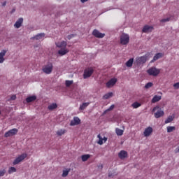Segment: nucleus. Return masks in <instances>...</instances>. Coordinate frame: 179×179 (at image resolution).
Wrapping results in <instances>:
<instances>
[{
  "instance_id": "42",
  "label": "nucleus",
  "mask_w": 179,
  "mask_h": 179,
  "mask_svg": "<svg viewBox=\"0 0 179 179\" xmlns=\"http://www.w3.org/2000/svg\"><path fill=\"white\" fill-rule=\"evenodd\" d=\"M175 153H179V146L174 150Z\"/></svg>"
},
{
  "instance_id": "35",
  "label": "nucleus",
  "mask_w": 179,
  "mask_h": 179,
  "mask_svg": "<svg viewBox=\"0 0 179 179\" xmlns=\"http://www.w3.org/2000/svg\"><path fill=\"white\" fill-rule=\"evenodd\" d=\"M65 83H66V87H69V86H71V85L73 83V80H66Z\"/></svg>"
},
{
  "instance_id": "14",
  "label": "nucleus",
  "mask_w": 179,
  "mask_h": 179,
  "mask_svg": "<svg viewBox=\"0 0 179 179\" xmlns=\"http://www.w3.org/2000/svg\"><path fill=\"white\" fill-rule=\"evenodd\" d=\"M117 83V78H112L106 83L107 87H113Z\"/></svg>"
},
{
  "instance_id": "27",
  "label": "nucleus",
  "mask_w": 179,
  "mask_h": 179,
  "mask_svg": "<svg viewBox=\"0 0 179 179\" xmlns=\"http://www.w3.org/2000/svg\"><path fill=\"white\" fill-rule=\"evenodd\" d=\"M89 104H90V102L83 103L80 106L79 110H85V109L89 106Z\"/></svg>"
},
{
  "instance_id": "30",
  "label": "nucleus",
  "mask_w": 179,
  "mask_h": 179,
  "mask_svg": "<svg viewBox=\"0 0 179 179\" xmlns=\"http://www.w3.org/2000/svg\"><path fill=\"white\" fill-rule=\"evenodd\" d=\"M81 159L83 162H87L89 159H90V155H84L81 156Z\"/></svg>"
},
{
  "instance_id": "36",
  "label": "nucleus",
  "mask_w": 179,
  "mask_h": 179,
  "mask_svg": "<svg viewBox=\"0 0 179 179\" xmlns=\"http://www.w3.org/2000/svg\"><path fill=\"white\" fill-rule=\"evenodd\" d=\"M152 86H153V83H148L145 85V89H150V87H152Z\"/></svg>"
},
{
  "instance_id": "41",
  "label": "nucleus",
  "mask_w": 179,
  "mask_h": 179,
  "mask_svg": "<svg viewBox=\"0 0 179 179\" xmlns=\"http://www.w3.org/2000/svg\"><path fill=\"white\" fill-rule=\"evenodd\" d=\"M10 100H16V95H13V96L10 97Z\"/></svg>"
},
{
  "instance_id": "15",
  "label": "nucleus",
  "mask_w": 179,
  "mask_h": 179,
  "mask_svg": "<svg viewBox=\"0 0 179 179\" xmlns=\"http://www.w3.org/2000/svg\"><path fill=\"white\" fill-rule=\"evenodd\" d=\"M6 50H3L1 51L0 52V64H3V62H5V58L3 57H5V55H6Z\"/></svg>"
},
{
  "instance_id": "18",
  "label": "nucleus",
  "mask_w": 179,
  "mask_h": 179,
  "mask_svg": "<svg viewBox=\"0 0 179 179\" xmlns=\"http://www.w3.org/2000/svg\"><path fill=\"white\" fill-rule=\"evenodd\" d=\"M97 138H99V140L97 142L98 145H103V141H104V142H107V138L104 137L103 138L101 137V135L98 134Z\"/></svg>"
},
{
  "instance_id": "19",
  "label": "nucleus",
  "mask_w": 179,
  "mask_h": 179,
  "mask_svg": "<svg viewBox=\"0 0 179 179\" xmlns=\"http://www.w3.org/2000/svg\"><path fill=\"white\" fill-rule=\"evenodd\" d=\"M45 36V34L44 33H41V34H38L37 35H36L35 36H34L33 38H31V39H35V40H41L43 37Z\"/></svg>"
},
{
  "instance_id": "38",
  "label": "nucleus",
  "mask_w": 179,
  "mask_h": 179,
  "mask_svg": "<svg viewBox=\"0 0 179 179\" xmlns=\"http://www.w3.org/2000/svg\"><path fill=\"white\" fill-rule=\"evenodd\" d=\"M6 171L5 169L0 171V177H3L5 176Z\"/></svg>"
},
{
  "instance_id": "43",
  "label": "nucleus",
  "mask_w": 179,
  "mask_h": 179,
  "mask_svg": "<svg viewBox=\"0 0 179 179\" xmlns=\"http://www.w3.org/2000/svg\"><path fill=\"white\" fill-rule=\"evenodd\" d=\"M87 1L89 0H80V2H82V3H85V2H87Z\"/></svg>"
},
{
  "instance_id": "23",
  "label": "nucleus",
  "mask_w": 179,
  "mask_h": 179,
  "mask_svg": "<svg viewBox=\"0 0 179 179\" xmlns=\"http://www.w3.org/2000/svg\"><path fill=\"white\" fill-rule=\"evenodd\" d=\"M37 99V96H31L26 99L27 103H31V101H34Z\"/></svg>"
},
{
  "instance_id": "40",
  "label": "nucleus",
  "mask_w": 179,
  "mask_h": 179,
  "mask_svg": "<svg viewBox=\"0 0 179 179\" xmlns=\"http://www.w3.org/2000/svg\"><path fill=\"white\" fill-rule=\"evenodd\" d=\"M173 87H175V89H179V83H175Z\"/></svg>"
},
{
  "instance_id": "2",
  "label": "nucleus",
  "mask_w": 179,
  "mask_h": 179,
  "mask_svg": "<svg viewBox=\"0 0 179 179\" xmlns=\"http://www.w3.org/2000/svg\"><path fill=\"white\" fill-rule=\"evenodd\" d=\"M152 113H154V117L155 118H160V117H163L164 115V111L162 110V108L159 106H155L152 109Z\"/></svg>"
},
{
  "instance_id": "10",
  "label": "nucleus",
  "mask_w": 179,
  "mask_h": 179,
  "mask_svg": "<svg viewBox=\"0 0 179 179\" xmlns=\"http://www.w3.org/2000/svg\"><path fill=\"white\" fill-rule=\"evenodd\" d=\"M79 124H80V119L78 117H74L70 122V126L75 127V125H79Z\"/></svg>"
},
{
  "instance_id": "22",
  "label": "nucleus",
  "mask_w": 179,
  "mask_h": 179,
  "mask_svg": "<svg viewBox=\"0 0 179 179\" xmlns=\"http://www.w3.org/2000/svg\"><path fill=\"white\" fill-rule=\"evenodd\" d=\"M132 65H134V58L129 59L127 62H126V66L127 68H131Z\"/></svg>"
},
{
  "instance_id": "7",
  "label": "nucleus",
  "mask_w": 179,
  "mask_h": 179,
  "mask_svg": "<svg viewBox=\"0 0 179 179\" xmlns=\"http://www.w3.org/2000/svg\"><path fill=\"white\" fill-rule=\"evenodd\" d=\"M94 72V70L92 68H89L86 69L84 71V74H83L84 79H87V78H90L92 75H93Z\"/></svg>"
},
{
  "instance_id": "12",
  "label": "nucleus",
  "mask_w": 179,
  "mask_h": 179,
  "mask_svg": "<svg viewBox=\"0 0 179 179\" xmlns=\"http://www.w3.org/2000/svg\"><path fill=\"white\" fill-rule=\"evenodd\" d=\"M152 132H153V129L149 127L144 130V132H143L144 136H146V137L150 136Z\"/></svg>"
},
{
  "instance_id": "20",
  "label": "nucleus",
  "mask_w": 179,
  "mask_h": 179,
  "mask_svg": "<svg viewBox=\"0 0 179 179\" xmlns=\"http://www.w3.org/2000/svg\"><path fill=\"white\" fill-rule=\"evenodd\" d=\"M56 134H57V136H62V135H65V134H66V129H61L58 130L56 132Z\"/></svg>"
},
{
  "instance_id": "29",
  "label": "nucleus",
  "mask_w": 179,
  "mask_h": 179,
  "mask_svg": "<svg viewBox=\"0 0 179 179\" xmlns=\"http://www.w3.org/2000/svg\"><path fill=\"white\" fill-rule=\"evenodd\" d=\"M110 97H113V92H108L103 96V100H107L110 99Z\"/></svg>"
},
{
  "instance_id": "37",
  "label": "nucleus",
  "mask_w": 179,
  "mask_h": 179,
  "mask_svg": "<svg viewBox=\"0 0 179 179\" xmlns=\"http://www.w3.org/2000/svg\"><path fill=\"white\" fill-rule=\"evenodd\" d=\"M170 17H168V18H164L162 20H161V22L162 23H166V22H170Z\"/></svg>"
},
{
  "instance_id": "24",
  "label": "nucleus",
  "mask_w": 179,
  "mask_h": 179,
  "mask_svg": "<svg viewBox=\"0 0 179 179\" xmlns=\"http://www.w3.org/2000/svg\"><path fill=\"white\" fill-rule=\"evenodd\" d=\"M146 61H147L146 56H141V57H139L138 59V62L139 64H145V62H146Z\"/></svg>"
},
{
  "instance_id": "13",
  "label": "nucleus",
  "mask_w": 179,
  "mask_h": 179,
  "mask_svg": "<svg viewBox=\"0 0 179 179\" xmlns=\"http://www.w3.org/2000/svg\"><path fill=\"white\" fill-rule=\"evenodd\" d=\"M118 157H120V159L123 160V159H126V157H128V152L125 150H121L118 153Z\"/></svg>"
},
{
  "instance_id": "5",
  "label": "nucleus",
  "mask_w": 179,
  "mask_h": 179,
  "mask_svg": "<svg viewBox=\"0 0 179 179\" xmlns=\"http://www.w3.org/2000/svg\"><path fill=\"white\" fill-rule=\"evenodd\" d=\"M147 72L150 76H157V75L160 73V69H157L156 67H151Z\"/></svg>"
},
{
  "instance_id": "21",
  "label": "nucleus",
  "mask_w": 179,
  "mask_h": 179,
  "mask_svg": "<svg viewBox=\"0 0 179 179\" xmlns=\"http://www.w3.org/2000/svg\"><path fill=\"white\" fill-rule=\"evenodd\" d=\"M162 100V96L155 95L152 98L151 103H157V101H160Z\"/></svg>"
},
{
  "instance_id": "9",
  "label": "nucleus",
  "mask_w": 179,
  "mask_h": 179,
  "mask_svg": "<svg viewBox=\"0 0 179 179\" xmlns=\"http://www.w3.org/2000/svg\"><path fill=\"white\" fill-rule=\"evenodd\" d=\"M17 134V129H13L6 132L4 134L5 138H9V136H13Z\"/></svg>"
},
{
  "instance_id": "4",
  "label": "nucleus",
  "mask_w": 179,
  "mask_h": 179,
  "mask_svg": "<svg viewBox=\"0 0 179 179\" xmlns=\"http://www.w3.org/2000/svg\"><path fill=\"white\" fill-rule=\"evenodd\" d=\"M129 43V35L127 34H122L120 36V44L122 45H127Z\"/></svg>"
},
{
  "instance_id": "31",
  "label": "nucleus",
  "mask_w": 179,
  "mask_h": 179,
  "mask_svg": "<svg viewBox=\"0 0 179 179\" xmlns=\"http://www.w3.org/2000/svg\"><path fill=\"white\" fill-rule=\"evenodd\" d=\"M69 171H71V169H67L66 170H64L62 176V177H67L68 174H69Z\"/></svg>"
},
{
  "instance_id": "16",
  "label": "nucleus",
  "mask_w": 179,
  "mask_h": 179,
  "mask_svg": "<svg viewBox=\"0 0 179 179\" xmlns=\"http://www.w3.org/2000/svg\"><path fill=\"white\" fill-rule=\"evenodd\" d=\"M163 57H164V53H162V52H159V53H157L152 60V62H155V61H157V59H160V58H163Z\"/></svg>"
},
{
  "instance_id": "1",
  "label": "nucleus",
  "mask_w": 179,
  "mask_h": 179,
  "mask_svg": "<svg viewBox=\"0 0 179 179\" xmlns=\"http://www.w3.org/2000/svg\"><path fill=\"white\" fill-rule=\"evenodd\" d=\"M66 45H68V43L65 41L56 43V46L57 48H60V50L58 51L59 55L62 57L64 55H66V54L69 52V49L66 48Z\"/></svg>"
},
{
  "instance_id": "28",
  "label": "nucleus",
  "mask_w": 179,
  "mask_h": 179,
  "mask_svg": "<svg viewBox=\"0 0 179 179\" xmlns=\"http://www.w3.org/2000/svg\"><path fill=\"white\" fill-rule=\"evenodd\" d=\"M175 116L174 115L171 116H169L168 118L165 120V124H169L174 120Z\"/></svg>"
},
{
  "instance_id": "17",
  "label": "nucleus",
  "mask_w": 179,
  "mask_h": 179,
  "mask_svg": "<svg viewBox=\"0 0 179 179\" xmlns=\"http://www.w3.org/2000/svg\"><path fill=\"white\" fill-rule=\"evenodd\" d=\"M22 23H23V18H20L16 21V22L14 24V27H15V29H19L20 27H21Z\"/></svg>"
},
{
  "instance_id": "48",
  "label": "nucleus",
  "mask_w": 179,
  "mask_h": 179,
  "mask_svg": "<svg viewBox=\"0 0 179 179\" xmlns=\"http://www.w3.org/2000/svg\"><path fill=\"white\" fill-rule=\"evenodd\" d=\"M0 115H1V110H0Z\"/></svg>"
},
{
  "instance_id": "34",
  "label": "nucleus",
  "mask_w": 179,
  "mask_h": 179,
  "mask_svg": "<svg viewBox=\"0 0 179 179\" xmlns=\"http://www.w3.org/2000/svg\"><path fill=\"white\" fill-rule=\"evenodd\" d=\"M173 131H176V127H167V132H173Z\"/></svg>"
},
{
  "instance_id": "11",
  "label": "nucleus",
  "mask_w": 179,
  "mask_h": 179,
  "mask_svg": "<svg viewBox=\"0 0 179 179\" xmlns=\"http://www.w3.org/2000/svg\"><path fill=\"white\" fill-rule=\"evenodd\" d=\"M153 31V27L149 25H145L143 28V33H151Z\"/></svg>"
},
{
  "instance_id": "25",
  "label": "nucleus",
  "mask_w": 179,
  "mask_h": 179,
  "mask_svg": "<svg viewBox=\"0 0 179 179\" xmlns=\"http://www.w3.org/2000/svg\"><path fill=\"white\" fill-rule=\"evenodd\" d=\"M115 132L117 136H122L124 135V130L120 129V128H116L115 129Z\"/></svg>"
},
{
  "instance_id": "26",
  "label": "nucleus",
  "mask_w": 179,
  "mask_h": 179,
  "mask_svg": "<svg viewBox=\"0 0 179 179\" xmlns=\"http://www.w3.org/2000/svg\"><path fill=\"white\" fill-rule=\"evenodd\" d=\"M57 107H58V105H57V103H52L48 106V110H50V111H52V110H55Z\"/></svg>"
},
{
  "instance_id": "8",
  "label": "nucleus",
  "mask_w": 179,
  "mask_h": 179,
  "mask_svg": "<svg viewBox=\"0 0 179 179\" xmlns=\"http://www.w3.org/2000/svg\"><path fill=\"white\" fill-rule=\"evenodd\" d=\"M92 36L96 37V38H103L106 36V34L101 33L97 29H94L92 31Z\"/></svg>"
},
{
  "instance_id": "32",
  "label": "nucleus",
  "mask_w": 179,
  "mask_h": 179,
  "mask_svg": "<svg viewBox=\"0 0 179 179\" xmlns=\"http://www.w3.org/2000/svg\"><path fill=\"white\" fill-rule=\"evenodd\" d=\"M141 104L139 102H134L131 104V107H133V108H138V107H141Z\"/></svg>"
},
{
  "instance_id": "45",
  "label": "nucleus",
  "mask_w": 179,
  "mask_h": 179,
  "mask_svg": "<svg viewBox=\"0 0 179 179\" xmlns=\"http://www.w3.org/2000/svg\"><path fill=\"white\" fill-rule=\"evenodd\" d=\"M108 177H113V173H109V174H108Z\"/></svg>"
},
{
  "instance_id": "44",
  "label": "nucleus",
  "mask_w": 179,
  "mask_h": 179,
  "mask_svg": "<svg viewBox=\"0 0 179 179\" xmlns=\"http://www.w3.org/2000/svg\"><path fill=\"white\" fill-rule=\"evenodd\" d=\"M2 6H6V1H4V2L2 3Z\"/></svg>"
},
{
  "instance_id": "47",
  "label": "nucleus",
  "mask_w": 179,
  "mask_h": 179,
  "mask_svg": "<svg viewBox=\"0 0 179 179\" xmlns=\"http://www.w3.org/2000/svg\"><path fill=\"white\" fill-rule=\"evenodd\" d=\"M15 9H13L12 10V13H13V12H15Z\"/></svg>"
},
{
  "instance_id": "3",
  "label": "nucleus",
  "mask_w": 179,
  "mask_h": 179,
  "mask_svg": "<svg viewBox=\"0 0 179 179\" xmlns=\"http://www.w3.org/2000/svg\"><path fill=\"white\" fill-rule=\"evenodd\" d=\"M54 68V66L52 65V63H48V64L43 66L42 71L44 73H46V75H50L52 72V69Z\"/></svg>"
},
{
  "instance_id": "33",
  "label": "nucleus",
  "mask_w": 179,
  "mask_h": 179,
  "mask_svg": "<svg viewBox=\"0 0 179 179\" xmlns=\"http://www.w3.org/2000/svg\"><path fill=\"white\" fill-rule=\"evenodd\" d=\"M13 173H16V168L10 167L8 169V174H12Z\"/></svg>"
},
{
  "instance_id": "46",
  "label": "nucleus",
  "mask_w": 179,
  "mask_h": 179,
  "mask_svg": "<svg viewBox=\"0 0 179 179\" xmlns=\"http://www.w3.org/2000/svg\"><path fill=\"white\" fill-rule=\"evenodd\" d=\"M99 169H103V165L101 164V166H99Z\"/></svg>"
},
{
  "instance_id": "39",
  "label": "nucleus",
  "mask_w": 179,
  "mask_h": 179,
  "mask_svg": "<svg viewBox=\"0 0 179 179\" xmlns=\"http://www.w3.org/2000/svg\"><path fill=\"white\" fill-rule=\"evenodd\" d=\"M114 105H111L106 110V113H107V111H111V110H114Z\"/></svg>"
},
{
  "instance_id": "6",
  "label": "nucleus",
  "mask_w": 179,
  "mask_h": 179,
  "mask_svg": "<svg viewBox=\"0 0 179 179\" xmlns=\"http://www.w3.org/2000/svg\"><path fill=\"white\" fill-rule=\"evenodd\" d=\"M27 157V154L23 153L21 155H19L13 162L14 166H16V164H19V163L23 162Z\"/></svg>"
}]
</instances>
